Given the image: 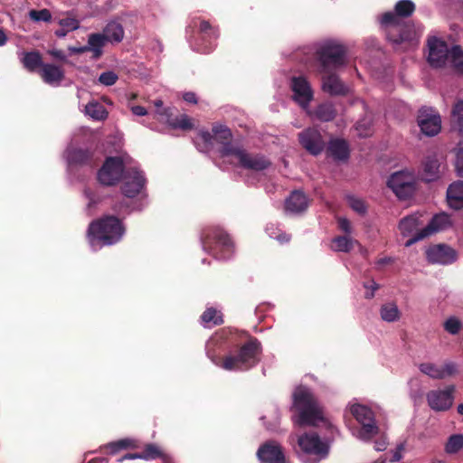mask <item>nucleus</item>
I'll return each instance as SVG.
<instances>
[{
    "mask_svg": "<svg viewBox=\"0 0 463 463\" xmlns=\"http://www.w3.org/2000/svg\"><path fill=\"white\" fill-rule=\"evenodd\" d=\"M232 137L229 128L222 125L213 128V133L200 131L194 137V145L200 152L209 153L218 146L219 156L224 161L238 164L245 169L262 171L267 169L270 162L264 156L247 152L241 146L228 141Z\"/></svg>",
    "mask_w": 463,
    "mask_h": 463,
    "instance_id": "nucleus-1",
    "label": "nucleus"
},
{
    "mask_svg": "<svg viewBox=\"0 0 463 463\" xmlns=\"http://www.w3.org/2000/svg\"><path fill=\"white\" fill-rule=\"evenodd\" d=\"M242 337L245 342L236 345L223 356L213 354L208 351L211 361L226 371H246L254 367L260 361L261 343L256 337L246 333L242 334Z\"/></svg>",
    "mask_w": 463,
    "mask_h": 463,
    "instance_id": "nucleus-2",
    "label": "nucleus"
},
{
    "mask_svg": "<svg viewBox=\"0 0 463 463\" xmlns=\"http://www.w3.org/2000/svg\"><path fill=\"white\" fill-rule=\"evenodd\" d=\"M293 403L291 410L298 411L292 418L298 426H317L325 420L323 411L309 388L304 385L298 386L292 394Z\"/></svg>",
    "mask_w": 463,
    "mask_h": 463,
    "instance_id": "nucleus-3",
    "label": "nucleus"
},
{
    "mask_svg": "<svg viewBox=\"0 0 463 463\" xmlns=\"http://www.w3.org/2000/svg\"><path fill=\"white\" fill-rule=\"evenodd\" d=\"M125 231L120 219L114 215H104L89 224L87 238L91 246H110L122 239Z\"/></svg>",
    "mask_w": 463,
    "mask_h": 463,
    "instance_id": "nucleus-4",
    "label": "nucleus"
},
{
    "mask_svg": "<svg viewBox=\"0 0 463 463\" xmlns=\"http://www.w3.org/2000/svg\"><path fill=\"white\" fill-rule=\"evenodd\" d=\"M428 62L434 68L450 66L457 72H463V50L458 45L450 49L439 38L428 41Z\"/></svg>",
    "mask_w": 463,
    "mask_h": 463,
    "instance_id": "nucleus-5",
    "label": "nucleus"
},
{
    "mask_svg": "<svg viewBox=\"0 0 463 463\" xmlns=\"http://www.w3.org/2000/svg\"><path fill=\"white\" fill-rule=\"evenodd\" d=\"M203 249L216 259L230 258L234 245L229 234L219 227H206L201 233Z\"/></svg>",
    "mask_w": 463,
    "mask_h": 463,
    "instance_id": "nucleus-6",
    "label": "nucleus"
},
{
    "mask_svg": "<svg viewBox=\"0 0 463 463\" xmlns=\"http://www.w3.org/2000/svg\"><path fill=\"white\" fill-rule=\"evenodd\" d=\"M397 20L396 15L392 12L385 13L381 18V24L383 25L391 26L387 33L388 39L395 45L404 44V49L415 47L422 34V30L420 27L416 28L413 25H406L401 32L400 35L396 37L395 34L399 32L396 27Z\"/></svg>",
    "mask_w": 463,
    "mask_h": 463,
    "instance_id": "nucleus-7",
    "label": "nucleus"
},
{
    "mask_svg": "<svg viewBox=\"0 0 463 463\" xmlns=\"http://www.w3.org/2000/svg\"><path fill=\"white\" fill-rule=\"evenodd\" d=\"M345 53V47L335 41H327L320 44L317 50V55L322 68L321 71L326 72L330 69L344 66Z\"/></svg>",
    "mask_w": 463,
    "mask_h": 463,
    "instance_id": "nucleus-8",
    "label": "nucleus"
},
{
    "mask_svg": "<svg viewBox=\"0 0 463 463\" xmlns=\"http://www.w3.org/2000/svg\"><path fill=\"white\" fill-rule=\"evenodd\" d=\"M351 414L362 425L359 437L364 440L370 439L378 432L373 411L362 404H354L350 408Z\"/></svg>",
    "mask_w": 463,
    "mask_h": 463,
    "instance_id": "nucleus-9",
    "label": "nucleus"
},
{
    "mask_svg": "<svg viewBox=\"0 0 463 463\" xmlns=\"http://www.w3.org/2000/svg\"><path fill=\"white\" fill-rule=\"evenodd\" d=\"M98 174H139L137 163L128 155L108 157Z\"/></svg>",
    "mask_w": 463,
    "mask_h": 463,
    "instance_id": "nucleus-10",
    "label": "nucleus"
},
{
    "mask_svg": "<svg viewBox=\"0 0 463 463\" xmlns=\"http://www.w3.org/2000/svg\"><path fill=\"white\" fill-rule=\"evenodd\" d=\"M450 216L448 213H441L434 215L429 224L414 234L411 239L405 242L406 247H410L415 242L423 240L430 235L446 230L451 226Z\"/></svg>",
    "mask_w": 463,
    "mask_h": 463,
    "instance_id": "nucleus-11",
    "label": "nucleus"
},
{
    "mask_svg": "<svg viewBox=\"0 0 463 463\" xmlns=\"http://www.w3.org/2000/svg\"><path fill=\"white\" fill-rule=\"evenodd\" d=\"M454 385L446 387L445 390H432L427 393L429 406L436 411L449 410L453 403Z\"/></svg>",
    "mask_w": 463,
    "mask_h": 463,
    "instance_id": "nucleus-12",
    "label": "nucleus"
},
{
    "mask_svg": "<svg viewBox=\"0 0 463 463\" xmlns=\"http://www.w3.org/2000/svg\"><path fill=\"white\" fill-rule=\"evenodd\" d=\"M290 87L293 99L303 109H307L313 99V90L307 80L303 76L293 77Z\"/></svg>",
    "mask_w": 463,
    "mask_h": 463,
    "instance_id": "nucleus-13",
    "label": "nucleus"
},
{
    "mask_svg": "<svg viewBox=\"0 0 463 463\" xmlns=\"http://www.w3.org/2000/svg\"><path fill=\"white\" fill-rule=\"evenodd\" d=\"M160 458L164 462H169L172 458L165 453L160 446L156 443H147L144 446L142 451L136 453H128L118 459V462H123L125 459H143L154 460Z\"/></svg>",
    "mask_w": 463,
    "mask_h": 463,
    "instance_id": "nucleus-14",
    "label": "nucleus"
},
{
    "mask_svg": "<svg viewBox=\"0 0 463 463\" xmlns=\"http://www.w3.org/2000/svg\"><path fill=\"white\" fill-rule=\"evenodd\" d=\"M418 125L426 136H435L441 128V119L432 109L423 108L419 111Z\"/></svg>",
    "mask_w": 463,
    "mask_h": 463,
    "instance_id": "nucleus-15",
    "label": "nucleus"
},
{
    "mask_svg": "<svg viewBox=\"0 0 463 463\" xmlns=\"http://www.w3.org/2000/svg\"><path fill=\"white\" fill-rule=\"evenodd\" d=\"M298 446L307 454L326 458L328 454V446L322 442L319 436L315 433H305L298 438Z\"/></svg>",
    "mask_w": 463,
    "mask_h": 463,
    "instance_id": "nucleus-16",
    "label": "nucleus"
},
{
    "mask_svg": "<svg viewBox=\"0 0 463 463\" xmlns=\"http://www.w3.org/2000/svg\"><path fill=\"white\" fill-rule=\"evenodd\" d=\"M299 142L310 154L317 156L325 147V141L317 129L307 128L299 134Z\"/></svg>",
    "mask_w": 463,
    "mask_h": 463,
    "instance_id": "nucleus-17",
    "label": "nucleus"
},
{
    "mask_svg": "<svg viewBox=\"0 0 463 463\" xmlns=\"http://www.w3.org/2000/svg\"><path fill=\"white\" fill-rule=\"evenodd\" d=\"M405 175H390L386 184L392 189L395 195L401 200H406L411 197L416 190L414 181H405Z\"/></svg>",
    "mask_w": 463,
    "mask_h": 463,
    "instance_id": "nucleus-18",
    "label": "nucleus"
},
{
    "mask_svg": "<svg viewBox=\"0 0 463 463\" xmlns=\"http://www.w3.org/2000/svg\"><path fill=\"white\" fill-rule=\"evenodd\" d=\"M257 456L262 463H286L282 448L272 440L262 444L257 451Z\"/></svg>",
    "mask_w": 463,
    "mask_h": 463,
    "instance_id": "nucleus-19",
    "label": "nucleus"
},
{
    "mask_svg": "<svg viewBox=\"0 0 463 463\" xmlns=\"http://www.w3.org/2000/svg\"><path fill=\"white\" fill-rule=\"evenodd\" d=\"M427 260L430 263L442 265L450 264L456 260V251L444 244L434 245L426 251Z\"/></svg>",
    "mask_w": 463,
    "mask_h": 463,
    "instance_id": "nucleus-20",
    "label": "nucleus"
},
{
    "mask_svg": "<svg viewBox=\"0 0 463 463\" xmlns=\"http://www.w3.org/2000/svg\"><path fill=\"white\" fill-rule=\"evenodd\" d=\"M309 201L300 190H294L285 201V211L293 214H299L307 211Z\"/></svg>",
    "mask_w": 463,
    "mask_h": 463,
    "instance_id": "nucleus-21",
    "label": "nucleus"
},
{
    "mask_svg": "<svg viewBox=\"0 0 463 463\" xmlns=\"http://www.w3.org/2000/svg\"><path fill=\"white\" fill-rule=\"evenodd\" d=\"M420 370L422 373L433 379H444L457 372L456 365L453 363H447L443 366H438L431 363H423L420 364Z\"/></svg>",
    "mask_w": 463,
    "mask_h": 463,
    "instance_id": "nucleus-22",
    "label": "nucleus"
},
{
    "mask_svg": "<svg viewBox=\"0 0 463 463\" xmlns=\"http://www.w3.org/2000/svg\"><path fill=\"white\" fill-rule=\"evenodd\" d=\"M125 179L121 185L122 194L128 198L137 195L144 187V175H124Z\"/></svg>",
    "mask_w": 463,
    "mask_h": 463,
    "instance_id": "nucleus-23",
    "label": "nucleus"
},
{
    "mask_svg": "<svg viewBox=\"0 0 463 463\" xmlns=\"http://www.w3.org/2000/svg\"><path fill=\"white\" fill-rule=\"evenodd\" d=\"M41 76L45 83L57 87L64 79V71L59 66L44 63L42 65Z\"/></svg>",
    "mask_w": 463,
    "mask_h": 463,
    "instance_id": "nucleus-24",
    "label": "nucleus"
},
{
    "mask_svg": "<svg viewBox=\"0 0 463 463\" xmlns=\"http://www.w3.org/2000/svg\"><path fill=\"white\" fill-rule=\"evenodd\" d=\"M447 202L449 206L454 210L463 208V181H457L449 184L447 190Z\"/></svg>",
    "mask_w": 463,
    "mask_h": 463,
    "instance_id": "nucleus-25",
    "label": "nucleus"
},
{
    "mask_svg": "<svg viewBox=\"0 0 463 463\" xmlns=\"http://www.w3.org/2000/svg\"><path fill=\"white\" fill-rule=\"evenodd\" d=\"M138 447V442L136 439L125 438L104 445L101 450L109 455H116L121 450L135 449Z\"/></svg>",
    "mask_w": 463,
    "mask_h": 463,
    "instance_id": "nucleus-26",
    "label": "nucleus"
},
{
    "mask_svg": "<svg viewBox=\"0 0 463 463\" xmlns=\"http://www.w3.org/2000/svg\"><path fill=\"white\" fill-rule=\"evenodd\" d=\"M322 89L331 95H341L347 91L346 86L335 74H329L323 78Z\"/></svg>",
    "mask_w": 463,
    "mask_h": 463,
    "instance_id": "nucleus-27",
    "label": "nucleus"
},
{
    "mask_svg": "<svg viewBox=\"0 0 463 463\" xmlns=\"http://www.w3.org/2000/svg\"><path fill=\"white\" fill-rule=\"evenodd\" d=\"M421 215L418 213H413L408 216L403 217L398 225V229L401 232V234L404 237L410 236L415 232H418L417 229L421 224L420 221V217Z\"/></svg>",
    "mask_w": 463,
    "mask_h": 463,
    "instance_id": "nucleus-28",
    "label": "nucleus"
},
{
    "mask_svg": "<svg viewBox=\"0 0 463 463\" xmlns=\"http://www.w3.org/2000/svg\"><path fill=\"white\" fill-rule=\"evenodd\" d=\"M328 154L335 160H345L349 156V146L344 139H333L327 147Z\"/></svg>",
    "mask_w": 463,
    "mask_h": 463,
    "instance_id": "nucleus-29",
    "label": "nucleus"
},
{
    "mask_svg": "<svg viewBox=\"0 0 463 463\" xmlns=\"http://www.w3.org/2000/svg\"><path fill=\"white\" fill-rule=\"evenodd\" d=\"M83 112L86 116L96 121H103L109 116L105 107L96 100L88 102L84 107Z\"/></svg>",
    "mask_w": 463,
    "mask_h": 463,
    "instance_id": "nucleus-30",
    "label": "nucleus"
},
{
    "mask_svg": "<svg viewBox=\"0 0 463 463\" xmlns=\"http://www.w3.org/2000/svg\"><path fill=\"white\" fill-rule=\"evenodd\" d=\"M67 164L70 166H77L87 163L90 155L88 150L78 148H68L64 155Z\"/></svg>",
    "mask_w": 463,
    "mask_h": 463,
    "instance_id": "nucleus-31",
    "label": "nucleus"
},
{
    "mask_svg": "<svg viewBox=\"0 0 463 463\" xmlns=\"http://www.w3.org/2000/svg\"><path fill=\"white\" fill-rule=\"evenodd\" d=\"M425 174H440L446 171V163L441 156H429L423 162Z\"/></svg>",
    "mask_w": 463,
    "mask_h": 463,
    "instance_id": "nucleus-32",
    "label": "nucleus"
},
{
    "mask_svg": "<svg viewBox=\"0 0 463 463\" xmlns=\"http://www.w3.org/2000/svg\"><path fill=\"white\" fill-rule=\"evenodd\" d=\"M307 112L312 118L325 122L332 120L335 116V110L330 103L319 105L315 111L307 109Z\"/></svg>",
    "mask_w": 463,
    "mask_h": 463,
    "instance_id": "nucleus-33",
    "label": "nucleus"
},
{
    "mask_svg": "<svg viewBox=\"0 0 463 463\" xmlns=\"http://www.w3.org/2000/svg\"><path fill=\"white\" fill-rule=\"evenodd\" d=\"M102 33L109 43H119L124 37L123 27L117 22L109 23L104 28Z\"/></svg>",
    "mask_w": 463,
    "mask_h": 463,
    "instance_id": "nucleus-34",
    "label": "nucleus"
},
{
    "mask_svg": "<svg viewBox=\"0 0 463 463\" xmlns=\"http://www.w3.org/2000/svg\"><path fill=\"white\" fill-rule=\"evenodd\" d=\"M108 42L103 33H92L89 36L87 49L88 52H92L93 56L98 58L102 53V47Z\"/></svg>",
    "mask_w": 463,
    "mask_h": 463,
    "instance_id": "nucleus-35",
    "label": "nucleus"
},
{
    "mask_svg": "<svg viewBox=\"0 0 463 463\" xmlns=\"http://www.w3.org/2000/svg\"><path fill=\"white\" fill-rule=\"evenodd\" d=\"M450 121L453 129L463 133V99L454 104L451 110Z\"/></svg>",
    "mask_w": 463,
    "mask_h": 463,
    "instance_id": "nucleus-36",
    "label": "nucleus"
},
{
    "mask_svg": "<svg viewBox=\"0 0 463 463\" xmlns=\"http://www.w3.org/2000/svg\"><path fill=\"white\" fill-rule=\"evenodd\" d=\"M21 61L25 69L30 71H34L37 68L43 64L42 62V57L38 52H23Z\"/></svg>",
    "mask_w": 463,
    "mask_h": 463,
    "instance_id": "nucleus-37",
    "label": "nucleus"
},
{
    "mask_svg": "<svg viewBox=\"0 0 463 463\" xmlns=\"http://www.w3.org/2000/svg\"><path fill=\"white\" fill-rule=\"evenodd\" d=\"M380 315L383 321L389 323L398 321L401 317V312L394 303L383 304L380 308Z\"/></svg>",
    "mask_w": 463,
    "mask_h": 463,
    "instance_id": "nucleus-38",
    "label": "nucleus"
},
{
    "mask_svg": "<svg viewBox=\"0 0 463 463\" xmlns=\"http://www.w3.org/2000/svg\"><path fill=\"white\" fill-rule=\"evenodd\" d=\"M201 322L207 326L212 324L213 326H220L223 324V318L222 314H220L215 308L209 307L203 311L201 315Z\"/></svg>",
    "mask_w": 463,
    "mask_h": 463,
    "instance_id": "nucleus-39",
    "label": "nucleus"
},
{
    "mask_svg": "<svg viewBox=\"0 0 463 463\" xmlns=\"http://www.w3.org/2000/svg\"><path fill=\"white\" fill-rule=\"evenodd\" d=\"M463 449V434H452L445 444V451L448 454H456Z\"/></svg>",
    "mask_w": 463,
    "mask_h": 463,
    "instance_id": "nucleus-40",
    "label": "nucleus"
},
{
    "mask_svg": "<svg viewBox=\"0 0 463 463\" xmlns=\"http://www.w3.org/2000/svg\"><path fill=\"white\" fill-rule=\"evenodd\" d=\"M154 107L153 118L163 124L170 123L171 113L169 109L164 107L163 101L160 99L154 101Z\"/></svg>",
    "mask_w": 463,
    "mask_h": 463,
    "instance_id": "nucleus-41",
    "label": "nucleus"
},
{
    "mask_svg": "<svg viewBox=\"0 0 463 463\" xmlns=\"http://www.w3.org/2000/svg\"><path fill=\"white\" fill-rule=\"evenodd\" d=\"M354 248V241L347 236H337L332 241V249L335 251L349 252Z\"/></svg>",
    "mask_w": 463,
    "mask_h": 463,
    "instance_id": "nucleus-42",
    "label": "nucleus"
},
{
    "mask_svg": "<svg viewBox=\"0 0 463 463\" xmlns=\"http://www.w3.org/2000/svg\"><path fill=\"white\" fill-rule=\"evenodd\" d=\"M415 10V5L411 0H401L395 5V13L399 16H410Z\"/></svg>",
    "mask_w": 463,
    "mask_h": 463,
    "instance_id": "nucleus-43",
    "label": "nucleus"
},
{
    "mask_svg": "<svg viewBox=\"0 0 463 463\" xmlns=\"http://www.w3.org/2000/svg\"><path fill=\"white\" fill-rule=\"evenodd\" d=\"M30 19L35 23L45 22L49 23L52 20V14L48 9L31 10L28 13Z\"/></svg>",
    "mask_w": 463,
    "mask_h": 463,
    "instance_id": "nucleus-44",
    "label": "nucleus"
},
{
    "mask_svg": "<svg viewBox=\"0 0 463 463\" xmlns=\"http://www.w3.org/2000/svg\"><path fill=\"white\" fill-rule=\"evenodd\" d=\"M443 327L449 334L457 335L462 328V323L458 317H450L444 322Z\"/></svg>",
    "mask_w": 463,
    "mask_h": 463,
    "instance_id": "nucleus-45",
    "label": "nucleus"
},
{
    "mask_svg": "<svg viewBox=\"0 0 463 463\" xmlns=\"http://www.w3.org/2000/svg\"><path fill=\"white\" fill-rule=\"evenodd\" d=\"M167 125L171 126L174 128H181V129H191L194 127L193 120L186 115H182L180 118L171 120Z\"/></svg>",
    "mask_w": 463,
    "mask_h": 463,
    "instance_id": "nucleus-46",
    "label": "nucleus"
},
{
    "mask_svg": "<svg viewBox=\"0 0 463 463\" xmlns=\"http://www.w3.org/2000/svg\"><path fill=\"white\" fill-rule=\"evenodd\" d=\"M347 202L349 203V206L357 213L363 215L366 213L367 207L365 205V203L354 195H347L346 196Z\"/></svg>",
    "mask_w": 463,
    "mask_h": 463,
    "instance_id": "nucleus-47",
    "label": "nucleus"
},
{
    "mask_svg": "<svg viewBox=\"0 0 463 463\" xmlns=\"http://www.w3.org/2000/svg\"><path fill=\"white\" fill-rule=\"evenodd\" d=\"M57 23L61 27L65 28L67 32L75 31L80 27L79 20L71 15L59 19Z\"/></svg>",
    "mask_w": 463,
    "mask_h": 463,
    "instance_id": "nucleus-48",
    "label": "nucleus"
},
{
    "mask_svg": "<svg viewBox=\"0 0 463 463\" xmlns=\"http://www.w3.org/2000/svg\"><path fill=\"white\" fill-rule=\"evenodd\" d=\"M118 79L117 73L112 71H107L99 75L98 81L104 86H112L117 82Z\"/></svg>",
    "mask_w": 463,
    "mask_h": 463,
    "instance_id": "nucleus-49",
    "label": "nucleus"
},
{
    "mask_svg": "<svg viewBox=\"0 0 463 463\" xmlns=\"http://www.w3.org/2000/svg\"><path fill=\"white\" fill-rule=\"evenodd\" d=\"M355 130L357 135L361 137H365L371 135V122L369 119L364 118L361 121L357 122L355 126Z\"/></svg>",
    "mask_w": 463,
    "mask_h": 463,
    "instance_id": "nucleus-50",
    "label": "nucleus"
},
{
    "mask_svg": "<svg viewBox=\"0 0 463 463\" xmlns=\"http://www.w3.org/2000/svg\"><path fill=\"white\" fill-rule=\"evenodd\" d=\"M122 175H97L98 183L102 186H114L120 182Z\"/></svg>",
    "mask_w": 463,
    "mask_h": 463,
    "instance_id": "nucleus-51",
    "label": "nucleus"
},
{
    "mask_svg": "<svg viewBox=\"0 0 463 463\" xmlns=\"http://www.w3.org/2000/svg\"><path fill=\"white\" fill-rule=\"evenodd\" d=\"M455 166L457 174H463V143H459L456 148Z\"/></svg>",
    "mask_w": 463,
    "mask_h": 463,
    "instance_id": "nucleus-52",
    "label": "nucleus"
},
{
    "mask_svg": "<svg viewBox=\"0 0 463 463\" xmlns=\"http://www.w3.org/2000/svg\"><path fill=\"white\" fill-rule=\"evenodd\" d=\"M364 286L367 289L365 298L369 299L373 298L374 292L379 288V285L374 280H371Z\"/></svg>",
    "mask_w": 463,
    "mask_h": 463,
    "instance_id": "nucleus-53",
    "label": "nucleus"
},
{
    "mask_svg": "<svg viewBox=\"0 0 463 463\" xmlns=\"http://www.w3.org/2000/svg\"><path fill=\"white\" fill-rule=\"evenodd\" d=\"M338 227L344 232L349 234L352 232L351 223L346 218L340 217L337 220Z\"/></svg>",
    "mask_w": 463,
    "mask_h": 463,
    "instance_id": "nucleus-54",
    "label": "nucleus"
},
{
    "mask_svg": "<svg viewBox=\"0 0 463 463\" xmlns=\"http://www.w3.org/2000/svg\"><path fill=\"white\" fill-rule=\"evenodd\" d=\"M208 30L210 31L209 36L215 39L217 37L216 32L211 27L208 22L202 21L200 24V31L206 33Z\"/></svg>",
    "mask_w": 463,
    "mask_h": 463,
    "instance_id": "nucleus-55",
    "label": "nucleus"
},
{
    "mask_svg": "<svg viewBox=\"0 0 463 463\" xmlns=\"http://www.w3.org/2000/svg\"><path fill=\"white\" fill-rule=\"evenodd\" d=\"M130 110L136 116L142 117L147 115V110L142 106H131Z\"/></svg>",
    "mask_w": 463,
    "mask_h": 463,
    "instance_id": "nucleus-56",
    "label": "nucleus"
},
{
    "mask_svg": "<svg viewBox=\"0 0 463 463\" xmlns=\"http://www.w3.org/2000/svg\"><path fill=\"white\" fill-rule=\"evenodd\" d=\"M403 449V445L402 444H400L396 450L392 452V455L390 458V461L391 462H397L399 460H401L402 458V450Z\"/></svg>",
    "mask_w": 463,
    "mask_h": 463,
    "instance_id": "nucleus-57",
    "label": "nucleus"
},
{
    "mask_svg": "<svg viewBox=\"0 0 463 463\" xmlns=\"http://www.w3.org/2000/svg\"><path fill=\"white\" fill-rule=\"evenodd\" d=\"M48 53L52 55L53 58L61 61H65L67 58L64 52L61 50L52 49L48 51Z\"/></svg>",
    "mask_w": 463,
    "mask_h": 463,
    "instance_id": "nucleus-58",
    "label": "nucleus"
},
{
    "mask_svg": "<svg viewBox=\"0 0 463 463\" xmlns=\"http://www.w3.org/2000/svg\"><path fill=\"white\" fill-rule=\"evenodd\" d=\"M183 99L188 103L195 104L197 102L196 95L194 92L184 93Z\"/></svg>",
    "mask_w": 463,
    "mask_h": 463,
    "instance_id": "nucleus-59",
    "label": "nucleus"
},
{
    "mask_svg": "<svg viewBox=\"0 0 463 463\" xmlns=\"http://www.w3.org/2000/svg\"><path fill=\"white\" fill-rule=\"evenodd\" d=\"M69 51L71 54H80L88 52L87 46H80V47H69Z\"/></svg>",
    "mask_w": 463,
    "mask_h": 463,
    "instance_id": "nucleus-60",
    "label": "nucleus"
},
{
    "mask_svg": "<svg viewBox=\"0 0 463 463\" xmlns=\"http://www.w3.org/2000/svg\"><path fill=\"white\" fill-rule=\"evenodd\" d=\"M387 442L384 439L375 441L374 448L378 451H383L386 449Z\"/></svg>",
    "mask_w": 463,
    "mask_h": 463,
    "instance_id": "nucleus-61",
    "label": "nucleus"
},
{
    "mask_svg": "<svg viewBox=\"0 0 463 463\" xmlns=\"http://www.w3.org/2000/svg\"><path fill=\"white\" fill-rule=\"evenodd\" d=\"M89 463H109V458L105 457L94 458Z\"/></svg>",
    "mask_w": 463,
    "mask_h": 463,
    "instance_id": "nucleus-62",
    "label": "nucleus"
},
{
    "mask_svg": "<svg viewBox=\"0 0 463 463\" xmlns=\"http://www.w3.org/2000/svg\"><path fill=\"white\" fill-rule=\"evenodd\" d=\"M7 42V36L3 29L0 28V46H4Z\"/></svg>",
    "mask_w": 463,
    "mask_h": 463,
    "instance_id": "nucleus-63",
    "label": "nucleus"
},
{
    "mask_svg": "<svg viewBox=\"0 0 463 463\" xmlns=\"http://www.w3.org/2000/svg\"><path fill=\"white\" fill-rule=\"evenodd\" d=\"M70 32H67V30L63 27H61V29L57 30L55 32V34L56 36L60 37V38H63L65 37Z\"/></svg>",
    "mask_w": 463,
    "mask_h": 463,
    "instance_id": "nucleus-64",
    "label": "nucleus"
}]
</instances>
